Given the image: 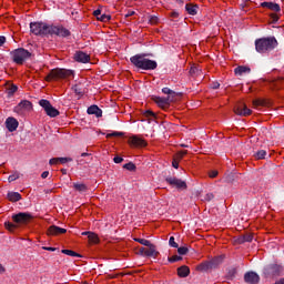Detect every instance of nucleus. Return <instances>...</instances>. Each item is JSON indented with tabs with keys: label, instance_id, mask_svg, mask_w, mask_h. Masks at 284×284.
I'll use <instances>...</instances> for the list:
<instances>
[{
	"label": "nucleus",
	"instance_id": "obj_1",
	"mask_svg": "<svg viewBox=\"0 0 284 284\" xmlns=\"http://www.w3.org/2000/svg\"><path fill=\"white\" fill-rule=\"evenodd\" d=\"M11 219L13 222H4V227L9 232H17L21 225H28V223H30L34 217L30 213L20 212L13 214Z\"/></svg>",
	"mask_w": 284,
	"mask_h": 284
},
{
	"label": "nucleus",
	"instance_id": "obj_2",
	"mask_svg": "<svg viewBox=\"0 0 284 284\" xmlns=\"http://www.w3.org/2000/svg\"><path fill=\"white\" fill-rule=\"evenodd\" d=\"M278 48V40L275 37L260 38L255 40V50L260 54H270Z\"/></svg>",
	"mask_w": 284,
	"mask_h": 284
},
{
	"label": "nucleus",
	"instance_id": "obj_3",
	"mask_svg": "<svg viewBox=\"0 0 284 284\" xmlns=\"http://www.w3.org/2000/svg\"><path fill=\"white\" fill-rule=\"evenodd\" d=\"M145 57H148V54H135L130 58V61L135 68H139V70H156V68H159L156 61Z\"/></svg>",
	"mask_w": 284,
	"mask_h": 284
},
{
	"label": "nucleus",
	"instance_id": "obj_4",
	"mask_svg": "<svg viewBox=\"0 0 284 284\" xmlns=\"http://www.w3.org/2000/svg\"><path fill=\"white\" fill-rule=\"evenodd\" d=\"M71 77H74V72L72 70L55 68L49 71L44 81H47V83H51V81H63L65 79H71Z\"/></svg>",
	"mask_w": 284,
	"mask_h": 284
},
{
	"label": "nucleus",
	"instance_id": "obj_5",
	"mask_svg": "<svg viewBox=\"0 0 284 284\" xmlns=\"http://www.w3.org/2000/svg\"><path fill=\"white\" fill-rule=\"evenodd\" d=\"M10 55L13 63H17V65H23V63H26V61L32 57V53L24 48H18L11 51Z\"/></svg>",
	"mask_w": 284,
	"mask_h": 284
},
{
	"label": "nucleus",
	"instance_id": "obj_6",
	"mask_svg": "<svg viewBox=\"0 0 284 284\" xmlns=\"http://www.w3.org/2000/svg\"><path fill=\"white\" fill-rule=\"evenodd\" d=\"M49 37H59L60 39H68L72 37V32L63 24H49Z\"/></svg>",
	"mask_w": 284,
	"mask_h": 284
},
{
	"label": "nucleus",
	"instance_id": "obj_7",
	"mask_svg": "<svg viewBox=\"0 0 284 284\" xmlns=\"http://www.w3.org/2000/svg\"><path fill=\"white\" fill-rule=\"evenodd\" d=\"M221 263H223V257L222 256H216L213 257L211 261H205L200 263L195 270L196 272H210V270H216V267H219V265H221Z\"/></svg>",
	"mask_w": 284,
	"mask_h": 284
},
{
	"label": "nucleus",
	"instance_id": "obj_8",
	"mask_svg": "<svg viewBox=\"0 0 284 284\" xmlns=\"http://www.w3.org/2000/svg\"><path fill=\"white\" fill-rule=\"evenodd\" d=\"M30 30L36 37H49L50 24L44 22H31Z\"/></svg>",
	"mask_w": 284,
	"mask_h": 284
},
{
	"label": "nucleus",
	"instance_id": "obj_9",
	"mask_svg": "<svg viewBox=\"0 0 284 284\" xmlns=\"http://www.w3.org/2000/svg\"><path fill=\"white\" fill-rule=\"evenodd\" d=\"M283 265L278 263H272L264 267L263 275L265 278H274L283 274Z\"/></svg>",
	"mask_w": 284,
	"mask_h": 284
},
{
	"label": "nucleus",
	"instance_id": "obj_10",
	"mask_svg": "<svg viewBox=\"0 0 284 284\" xmlns=\"http://www.w3.org/2000/svg\"><path fill=\"white\" fill-rule=\"evenodd\" d=\"M39 105L43 108L47 116H50L51 119H54L59 116V114H61V112H59L57 108L52 106V103H50L49 100H45V99L40 100Z\"/></svg>",
	"mask_w": 284,
	"mask_h": 284
},
{
	"label": "nucleus",
	"instance_id": "obj_11",
	"mask_svg": "<svg viewBox=\"0 0 284 284\" xmlns=\"http://www.w3.org/2000/svg\"><path fill=\"white\" fill-rule=\"evenodd\" d=\"M151 101L156 103L158 108H161V110H164V112H168V110H170V103H172V101L174 100L171 99V97L161 98L158 95H152Z\"/></svg>",
	"mask_w": 284,
	"mask_h": 284
},
{
	"label": "nucleus",
	"instance_id": "obj_12",
	"mask_svg": "<svg viewBox=\"0 0 284 284\" xmlns=\"http://www.w3.org/2000/svg\"><path fill=\"white\" fill-rule=\"evenodd\" d=\"M128 144L130 148H134L141 150L143 148H148V141L139 135H132L128 140Z\"/></svg>",
	"mask_w": 284,
	"mask_h": 284
},
{
	"label": "nucleus",
	"instance_id": "obj_13",
	"mask_svg": "<svg viewBox=\"0 0 284 284\" xmlns=\"http://www.w3.org/2000/svg\"><path fill=\"white\" fill-rule=\"evenodd\" d=\"M165 182L176 190H187V183L176 176H166Z\"/></svg>",
	"mask_w": 284,
	"mask_h": 284
},
{
	"label": "nucleus",
	"instance_id": "obj_14",
	"mask_svg": "<svg viewBox=\"0 0 284 284\" xmlns=\"http://www.w3.org/2000/svg\"><path fill=\"white\" fill-rule=\"evenodd\" d=\"M32 102L29 100H22L17 106H14L13 112L17 114H26V112H32Z\"/></svg>",
	"mask_w": 284,
	"mask_h": 284
},
{
	"label": "nucleus",
	"instance_id": "obj_15",
	"mask_svg": "<svg viewBox=\"0 0 284 284\" xmlns=\"http://www.w3.org/2000/svg\"><path fill=\"white\" fill-rule=\"evenodd\" d=\"M244 283L247 284H258L261 283V276L256 272L250 271L244 274Z\"/></svg>",
	"mask_w": 284,
	"mask_h": 284
},
{
	"label": "nucleus",
	"instance_id": "obj_16",
	"mask_svg": "<svg viewBox=\"0 0 284 284\" xmlns=\"http://www.w3.org/2000/svg\"><path fill=\"white\" fill-rule=\"evenodd\" d=\"M234 112L239 116H250L252 114V110L247 108V104L245 103H240L237 106H235Z\"/></svg>",
	"mask_w": 284,
	"mask_h": 284
},
{
	"label": "nucleus",
	"instance_id": "obj_17",
	"mask_svg": "<svg viewBox=\"0 0 284 284\" xmlns=\"http://www.w3.org/2000/svg\"><path fill=\"white\" fill-rule=\"evenodd\" d=\"M253 108L258 110V108H272V100L270 99H255L253 100Z\"/></svg>",
	"mask_w": 284,
	"mask_h": 284
},
{
	"label": "nucleus",
	"instance_id": "obj_18",
	"mask_svg": "<svg viewBox=\"0 0 284 284\" xmlns=\"http://www.w3.org/2000/svg\"><path fill=\"white\" fill-rule=\"evenodd\" d=\"M73 59L77 61V63H90V54L83 51H77Z\"/></svg>",
	"mask_w": 284,
	"mask_h": 284
},
{
	"label": "nucleus",
	"instance_id": "obj_19",
	"mask_svg": "<svg viewBox=\"0 0 284 284\" xmlns=\"http://www.w3.org/2000/svg\"><path fill=\"white\" fill-rule=\"evenodd\" d=\"M252 241H254V233L246 232L240 235L235 240V243H237V245H243V243H252Z\"/></svg>",
	"mask_w": 284,
	"mask_h": 284
},
{
	"label": "nucleus",
	"instance_id": "obj_20",
	"mask_svg": "<svg viewBox=\"0 0 284 284\" xmlns=\"http://www.w3.org/2000/svg\"><path fill=\"white\" fill-rule=\"evenodd\" d=\"M67 232H68V230L61 229L57 225H51L47 230L48 236H60V234H65Z\"/></svg>",
	"mask_w": 284,
	"mask_h": 284
},
{
	"label": "nucleus",
	"instance_id": "obj_21",
	"mask_svg": "<svg viewBox=\"0 0 284 284\" xmlns=\"http://www.w3.org/2000/svg\"><path fill=\"white\" fill-rule=\"evenodd\" d=\"M260 8H266L267 10H271V12L273 13L281 12V4L276 2L265 1L260 4Z\"/></svg>",
	"mask_w": 284,
	"mask_h": 284
},
{
	"label": "nucleus",
	"instance_id": "obj_22",
	"mask_svg": "<svg viewBox=\"0 0 284 284\" xmlns=\"http://www.w3.org/2000/svg\"><path fill=\"white\" fill-rule=\"evenodd\" d=\"M6 128L9 132H16L17 128H19V121L14 118H8L6 120Z\"/></svg>",
	"mask_w": 284,
	"mask_h": 284
},
{
	"label": "nucleus",
	"instance_id": "obj_23",
	"mask_svg": "<svg viewBox=\"0 0 284 284\" xmlns=\"http://www.w3.org/2000/svg\"><path fill=\"white\" fill-rule=\"evenodd\" d=\"M146 247H149V248H146V251H145V256L153 257V258H159V255L161 253H159V251H156V245L151 243Z\"/></svg>",
	"mask_w": 284,
	"mask_h": 284
},
{
	"label": "nucleus",
	"instance_id": "obj_24",
	"mask_svg": "<svg viewBox=\"0 0 284 284\" xmlns=\"http://www.w3.org/2000/svg\"><path fill=\"white\" fill-rule=\"evenodd\" d=\"M199 10H201L199 4H194V3L185 4V11L187 12V14H191V17H196V14H199Z\"/></svg>",
	"mask_w": 284,
	"mask_h": 284
},
{
	"label": "nucleus",
	"instance_id": "obj_25",
	"mask_svg": "<svg viewBox=\"0 0 284 284\" xmlns=\"http://www.w3.org/2000/svg\"><path fill=\"white\" fill-rule=\"evenodd\" d=\"M87 112L88 114H94L98 119L103 116V110H101V108H99L97 104L89 106Z\"/></svg>",
	"mask_w": 284,
	"mask_h": 284
},
{
	"label": "nucleus",
	"instance_id": "obj_26",
	"mask_svg": "<svg viewBox=\"0 0 284 284\" xmlns=\"http://www.w3.org/2000/svg\"><path fill=\"white\" fill-rule=\"evenodd\" d=\"M189 274H190V266L182 265L178 267V276H180V278H187Z\"/></svg>",
	"mask_w": 284,
	"mask_h": 284
},
{
	"label": "nucleus",
	"instance_id": "obj_27",
	"mask_svg": "<svg viewBox=\"0 0 284 284\" xmlns=\"http://www.w3.org/2000/svg\"><path fill=\"white\" fill-rule=\"evenodd\" d=\"M248 72H252V69H250V67L246 65H239L234 69V73L239 77H243V74H247Z\"/></svg>",
	"mask_w": 284,
	"mask_h": 284
},
{
	"label": "nucleus",
	"instance_id": "obj_28",
	"mask_svg": "<svg viewBox=\"0 0 284 284\" xmlns=\"http://www.w3.org/2000/svg\"><path fill=\"white\" fill-rule=\"evenodd\" d=\"M7 199L11 203H17V202L21 201L22 196L19 192H9L8 195H7Z\"/></svg>",
	"mask_w": 284,
	"mask_h": 284
},
{
	"label": "nucleus",
	"instance_id": "obj_29",
	"mask_svg": "<svg viewBox=\"0 0 284 284\" xmlns=\"http://www.w3.org/2000/svg\"><path fill=\"white\" fill-rule=\"evenodd\" d=\"M236 274H239L237 267L230 268L225 275L226 281H234V278H236Z\"/></svg>",
	"mask_w": 284,
	"mask_h": 284
},
{
	"label": "nucleus",
	"instance_id": "obj_30",
	"mask_svg": "<svg viewBox=\"0 0 284 284\" xmlns=\"http://www.w3.org/2000/svg\"><path fill=\"white\" fill-rule=\"evenodd\" d=\"M88 240H89V243H92L93 245H99V243H101L99 235L94 232L90 233V236L88 237Z\"/></svg>",
	"mask_w": 284,
	"mask_h": 284
},
{
	"label": "nucleus",
	"instance_id": "obj_31",
	"mask_svg": "<svg viewBox=\"0 0 284 284\" xmlns=\"http://www.w3.org/2000/svg\"><path fill=\"white\" fill-rule=\"evenodd\" d=\"M72 90L77 94V97H79L80 99H81V97H83V94H85V90L83 88H81V84L73 85Z\"/></svg>",
	"mask_w": 284,
	"mask_h": 284
},
{
	"label": "nucleus",
	"instance_id": "obj_32",
	"mask_svg": "<svg viewBox=\"0 0 284 284\" xmlns=\"http://www.w3.org/2000/svg\"><path fill=\"white\" fill-rule=\"evenodd\" d=\"M73 189L75 192H88V186L84 183H73Z\"/></svg>",
	"mask_w": 284,
	"mask_h": 284
},
{
	"label": "nucleus",
	"instance_id": "obj_33",
	"mask_svg": "<svg viewBox=\"0 0 284 284\" xmlns=\"http://www.w3.org/2000/svg\"><path fill=\"white\" fill-rule=\"evenodd\" d=\"M268 17H270L268 23L271 24L278 23V21L281 20V16L278 14V12L270 13Z\"/></svg>",
	"mask_w": 284,
	"mask_h": 284
},
{
	"label": "nucleus",
	"instance_id": "obj_34",
	"mask_svg": "<svg viewBox=\"0 0 284 284\" xmlns=\"http://www.w3.org/2000/svg\"><path fill=\"white\" fill-rule=\"evenodd\" d=\"M265 156H267V151L265 150H260L254 154V159H256L257 161L265 159Z\"/></svg>",
	"mask_w": 284,
	"mask_h": 284
},
{
	"label": "nucleus",
	"instance_id": "obj_35",
	"mask_svg": "<svg viewBox=\"0 0 284 284\" xmlns=\"http://www.w3.org/2000/svg\"><path fill=\"white\" fill-rule=\"evenodd\" d=\"M62 254H65L67 256H75L77 258H81V254L68 248L62 250Z\"/></svg>",
	"mask_w": 284,
	"mask_h": 284
},
{
	"label": "nucleus",
	"instance_id": "obj_36",
	"mask_svg": "<svg viewBox=\"0 0 284 284\" xmlns=\"http://www.w3.org/2000/svg\"><path fill=\"white\" fill-rule=\"evenodd\" d=\"M17 90H19V87H17V84H11L9 88H7L8 97H13Z\"/></svg>",
	"mask_w": 284,
	"mask_h": 284
},
{
	"label": "nucleus",
	"instance_id": "obj_37",
	"mask_svg": "<svg viewBox=\"0 0 284 284\" xmlns=\"http://www.w3.org/2000/svg\"><path fill=\"white\" fill-rule=\"evenodd\" d=\"M124 170H128L129 172H136V164L134 162H129L123 165Z\"/></svg>",
	"mask_w": 284,
	"mask_h": 284
},
{
	"label": "nucleus",
	"instance_id": "obj_38",
	"mask_svg": "<svg viewBox=\"0 0 284 284\" xmlns=\"http://www.w3.org/2000/svg\"><path fill=\"white\" fill-rule=\"evenodd\" d=\"M182 161V156H178V155H174L173 156V160H172V168H174L175 170H179V163H181Z\"/></svg>",
	"mask_w": 284,
	"mask_h": 284
},
{
	"label": "nucleus",
	"instance_id": "obj_39",
	"mask_svg": "<svg viewBox=\"0 0 284 284\" xmlns=\"http://www.w3.org/2000/svg\"><path fill=\"white\" fill-rule=\"evenodd\" d=\"M135 243H140V245H144L145 247H148V245H150L152 242H150V240H145V239H141V237H135L134 239Z\"/></svg>",
	"mask_w": 284,
	"mask_h": 284
},
{
	"label": "nucleus",
	"instance_id": "obj_40",
	"mask_svg": "<svg viewBox=\"0 0 284 284\" xmlns=\"http://www.w3.org/2000/svg\"><path fill=\"white\" fill-rule=\"evenodd\" d=\"M201 73V70L199 69V67H191L189 74H191L192 77H199V74Z\"/></svg>",
	"mask_w": 284,
	"mask_h": 284
},
{
	"label": "nucleus",
	"instance_id": "obj_41",
	"mask_svg": "<svg viewBox=\"0 0 284 284\" xmlns=\"http://www.w3.org/2000/svg\"><path fill=\"white\" fill-rule=\"evenodd\" d=\"M112 19V16L110 14H101L100 18H98V21H101L102 23H108Z\"/></svg>",
	"mask_w": 284,
	"mask_h": 284
},
{
	"label": "nucleus",
	"instance_id": "obj_42",
	"mask_svg": "<svg viewBox=\"0 0 284 284\" xmlns=\"http://www.w3.org/2000/svg\"><path fill=\"white\" fill-rule=\"evenodd\" d=\"M187 252H190V250L186 246H178V253L180 254V256H185V254H187Z\"/></svg>",
	"mask_w": 284,
	"mask_h": 284
},
{
	"label": "nucleus",
	"instance_id": "obj_43",
	"mask_svg": "<svg viewBox=\"0 0 284 284\" xmlns=\"http://www.w3.org/2000/svg\"><path fill=\"white\" fill-rule=\"evenodd\" d=\"M163 94H169V97H176V92L172 91L170 88L162 89Z\"/></svg>",
	"mask_w": 284,
	"mask_h": 284
},
{
	"label": "nucleus",
	"instance_id": "obj_44",
	"mask_svg": "<svg viewBox=\"0 0 284 284\" xmlns=\"http://www.w3.org/2000/svg\"><path fill=\"white\" fill-rule=\"evenodd\" d=\"M178 261H183V257L179 255H173L169 257V263H178Z\"/></svg>",
	"mask_w": 284,
	"mask_h": 284
},
{
	"label": "nucleus",
	"instance_id": "obj_45",
	"mask_svg": "<svg viewBox=\"0 0 284 284\" xmlns=\"http://www.w3.org/2000/svg\"><path fill=\"white\" fill-rule=\"evenodd\" d=\"M149 23L151 26H156L159 23V17L156 16H151L150 19H149Z\"/></svg>",
	"mask_w": 284,
	"mask_h": 284
},
{
	"label": "nucleus",
	"instance_id": "obj_46",
	"mask_svg": "<svg viewBox=\"0 0 284 284\" xmlns=\"http://www.w3.org/2000/svg\"><path fill=\"white\" fill-rule=\"evenodd\" d=\"M123 132L114 131L112 133L106 134V139H112V136H123Z\"/></svg>",
	"mask_w": 284,
	"mask_h": 284
},
{
	"label": "nucleus",
	"instance_id": "obj_47",
	"mask_svg": "<svg viewBox=\"0 0 284 284\" xmlns=\"http://www.w3.org/2000/svg\"><path fill=\"white\" fill-rule=\"evenodd\" d=\"M144 116H146V119H150V118L156 119V113H154L152 110H146L144 112Z\"/></svg>",
	"mask_w": 284,
	"mask_h": 284
},
{
	"label": "nucleus",
	"instance_id": "obj_48",
	"mask_svg": "<svg viewBox=\"0 0 284 284\" xmlns=\"http://www.w3.org/2000/svg\"><path fill=\"white\" fill-rule=\"evenodd\" d=\"M19 179V172H14L12 175H9L8 181L9 183H12L13 181H17Z\"/></svg>",
	"mask_w": 284,
	"mask_h": 284
},
{
	"label": "nucleus",
	"instance_id": "obj_49",
	"mask_svg": "<svg viewBox=\"0 0 284 284\" xmlns=\"http://www.w3.org/2000/svg\"><path fill=\"white\" fill-rule=\"evenodd\" d=\"M59 163L62 165L72 162V158H58Z\"/></svg>",
	"mask_w": 284,
	"mask_h": 284
},
{
	"label": "nucleus",
	"instance_id": "obj_50",
	"mask_svg": "<svg viewBox=\"0 0 284 284\" xmlns=\"http://www.w3.org/2000/svg\"><path fill=\"white\" fill-rule=\"evenodd\" d=\"M119 276H125V273L109 274L106 275V278L114 280L118 278Z\"/></svg>",
	"mask_w": 284,
	"mask_h": 284
},
{
	"label": "nucleus",
	"instance_id": "obj_51",
	"mask_svg": "<svg viewBox=\"0 0 284 284\" xmlns=\"http://www.w3.org/2000/svg\"><path fill=\"white\" fill-rule=\"evenodd\" d=\"M169 244L171 247H179V243H176V241L174 240V236H171L169 240Z\"/></svg>",
	"mask_w": 284,
	"mask_h": 284
},
{
	"label": "nucleus",
	"instance_id": "obj_52",
	"mask_svg": "<svg viewBox=\"0 0 284 284\" xmlns=\"http://www.w3.org/2000/svg\"><path fill=\"white\" fill-rule=\"evenodd\" d=\"M209 176L210 179H216V176H219V171L216 170L210 171Z\"/></svg>",
	"mask_w": 284,
	"mask_h": 284
},
{
	"label": "nucleus",
	"instance_id": "obj_53",
	"mask_svg": "<svg viewBox=\"0 0 284 284\" xmlns=\"http://www.w3.org/2000/svg\"><path fill=\"white\" fill-rule=\"evenodd\" d=\"M59 163V158H52L50 161H49V164L50 165H58Z\"/></svg>",
	"mask_w": 284,
	"mask_h": 284
},
{
	"label": "nucleus",
	"instance_id": "obj_54",
	"mask_svg": "<svg viewBox=\"0 0 284 284\" xmlns=\"http://www.w3.org/2000/svg\"><path fill=\"white\" fill-rule=\"evenodd\" d=\"M93 17H95L98 20L101 18V9H97L93 11Z\"/></svg>",
	"mask_w": 284,
	"mask_h": 284
},
{
	"label": "nucleus",
	"instance_id": "obj_55",
	"mask_svg": "<svg viewBox=\"0 0 284 284\" xmlns=\"http://www.w3.org/2000/svg\"><path fill=\"white\" fill-rule=\"evenodd\" d=\"M211 88H212V90H219L221 88V83L212 82Z\"/></svg>",
	"mask_w": 284,
	"mask_h": 284
},
{
	"label": "nucleus",
	"instance_id": "obj_56",
	"mask_svg": "<svg viewBox=\"0 0 284 284\" xmlns=\"http://www.w3.org/2000/svg\"><path fill=\"white\" fill-rule=\"evenodd\" d=\"M204 199L205 201H212L214 199V193H207Z\"/></svg>",
	"mask_w": 284,
	"mask_h": 284
},
{
	"label": "nucleus",
	"instance_id": "obj_57",
	"mask_svg": "<svg viewBox=\"0 0 284 284\" xmlns=\"http://www.w3.org/2000/svg\"><path fill=\"white\" fill-rule=\"evenodd\" d=\"M179 12L178 11H172L171 13H170V17H171V19H179Z\"/></svg>",
	"mask_w": 284,
	"mask_h": 284
},
{
	"label": "nucleus",
	"instance_id": "obj_58",
	"mask_svg": "<svg viewBox=\"0 0 284 284\" xmlns=\"http://www.w3.org/2000/svg\"><path fill=\"white\" fill-rule=\"evenodd\" d=\"M113 162L114 163H123V158H121V156H115L114 159H113Z\"/></svg>",
	"mask_w": 284,
	"mask_h": 284
},
{
	"label": "nucleus",
	"instance_id": "obj_59",
	"mask_svg": "<svg viewBox=\"0 0 284 284\" xmlns=\"http://www.w3.org/2000/svg\"><path fill=\"white\" fill-rule=\"evenodd\" d=\"M145 252H146L145 247H140L139 248V254H141V256H145Z\"/></svg>",
	"mask_w": 284,
	"mask_h": 284
},
{
	"label": "nucleus",
	"instance_id": "obj_60",
	"mask_svg": "<svg viewBox=\"0 0 284 284\" xmlns=\"http://www.w3.org/2000/svg\"><path fill=\"white\" fill-rule=\"evenodd\" d=\"M48 176H50V172L49 171L42 172L41 179H48Z\"/></svg>",
	"mask_w": 284,
	"mask_h": 284
},
{
	"label": "nucleus",
	"instance_id": "obj_61",
	"mask_svg": "<svg viewBox=\"0 0 284 284\" xmlns=\"http://www.w3.org/2000/svg\"><path fill=\"white\" fill-rule=\"evenodd\" d=\"M43 250H47V252H57V248L52 246L43 247Z\"/></svg>",
	"mask_w": 284,
	"mask_h": 284
},
{
	"label": "nucleus",
	"instance_id": "obj_62",
	"mask_svg": "<svg viewBox=\"0 0 284 284\" xmlns=\"http://www.w3.org/2000/svg\"><path fill=\"white\" fill-rule=\"evenodd\" d=\"M136 14V12L134 11H128V13L125 14V18H130V17H134Z\"/></svg>",
	"mask_w": 284,
	"mask_h": 284
},
{
	"label": "nucleus",
	"instance_id": "obj_63",
	"mask_svg": "<svg viewBox=\"0 0 284 284\" xmlns=\"http://www.w3.org/2000/svg\"><path fill=\"white\" fill-rule=\"evenodd\" d=\"M186 154H187V151H181V152H179V153L175 154V155L182 156V160H183V158H184Z\"/></svg>",
	"mask_w": 284,
	"mask_h": 284
},
{
	"label": "nucleus",
	"instance_id": "obj_64",
	"mask_svg": "<svg viewBox=\"0 0 284 284\" xmlns=\"http://www.w3.org/2000/svg\"><path fill=\"white\" fill-rule=\"evenodd\" d=\"M6 43V37L0 36V48Z\"/></svg>",
	"mask_w": 284,
	"mask_h": 284
}]
</instances>
